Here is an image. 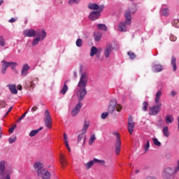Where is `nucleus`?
<instances>
[{"label": "nucleus", "instance_id": "obj_8", "mask_svg": "<svg viewBox=\"0 0 179 179\" xmlns=\"http://www.w3.org/2000/svg\"><path fill=\"white\" fill-rule=\"evenodd\" d=\"M16 65V63L13 62H6L5 60L1 61V73L2 75H5L6 73V69L9 68V66H13Z\"/></svg>", "mask_w": 179, "mask_h": 179}, {"label": "nucleus", "instance_id": "obj_48", "mask_svg": "<svg viewBox=\"0 0 179 179\" xmlns=\"http://www.w3.org/2000/svg\"><path fill=\"white\" fill-rule=\"evenodd\" d=\"M16 129V124L13 126L11 128L9 129L10 134H13V131Z\"/></svg>", "mask_w": 179, "mask_h": 179}, {"label": "nucleus", "instance_id": "obj_40", "mask_svg": "<svg viewBox=\"0 0 179 179\" xmlns=\"http://www.w3.org/2000/svg\"><path fill=\"white\" fill-rule=\"evenodd\" d=\"M0 45H1V47H5V45H6L5 39L2 36L0 37Z\"/></svg>", "mask_w": 179, "mask_h": 179}, {"label": "nucleus", "instance_id": "obj_62", "mask_svg": "<svg viewBox=\"0 0 179 179\" xmlns=\"http://www.w3.org/2000/svg\"><path fill=\"white\" fill-rule=\"evenodd\" d=\"M138 173H139V171L136 170V173L138 174Z\"/></svg>", "mask_w": 179, "mask_h": 179}, {"label": "nucleus", "instance_id": "obj_1", "mask_svg": "<svg viewBox=\"0 0 179 179\" xmlns=\"http://www.w3.org/2000/svg\"><path fill=\"white\" fill-rule=\"evenodd\" d=\"M87 82H89V74L87 72L80 73V80L76 88V93L78 101H82L87 94Z\"/></svg>", "mask_w": 179, "mask_h": 179}, {"label": "nucleus", "instance_id": "obj_52", "mask_svg": "<svg viewBox=\"0 0 179 179\" xmlns=\"http://www.w3.org/2000/svg\"><path fill=\"white\" fill-rule=\"evenodd\" d=\"M13 108V106L10 107L5 115H8V114H9V113L12 111Z\"/></svg>", "mask_w": 179, "mask_h": 179}, {"label": "nucleus", "instance_id": "obj_17", "mask_svg": "<svg viewBox=\"0 0 179 179\" xmlns=\"http://www.w3.org/2000/svg\"><path fill=\"white\" fill-rule=\"evenodd\" d=\"M34 168L37 171V173L38 175L39 171H42L43 170H45V168H44V164L41 162H36L34 164Z\"/></svg>", "mask_w": 179, "mask_h": 179}, {"label": "nucleus", "instance_id": "obj_34", "mask_svg": "<svg viewBox=\"0 0 179 179\" xmlns=\"http://www.w3.org/2000/svg\"><path fill=\"white\" fill-rule=\"evenodd\" d=\"M152 141L155 146H162V143L157 138H152Z\"/></svg>", "mask_w": 179, "mask_h": 179}, {"label": "nucleus", "instance_id": "obj_41", "mask_svg": "<svg viewBox=\"0 0 179 179\" xmlns=\"http://www.w3.org/2000/svg\"><path fill=\"white\" fill-rule=\"evenodd\" d=\"M83 136H85V133H81L78 136L77 141L79 143L82 139H83Z\"/></svg>", "mask_w": 179, "mask_h": 179}, {"label": "nucleus", "instance_id": "obj_4", "mask_svg": "<svg viewBox=\"0 0 179 179\" xmlns=\"http://www.w3.org/2000/svg\"><path fill=\"white\" fill-rule=\"evenodd\" d=\"M162 90H158L155 94V103L156 105L150 107L149 108V115H157L160 113V109L162 108L163 104L160 103L162 101Z\"/></svg>", "mask_w": 179, "mask_h": 179}, {"label": "nucleus", "instance_id": "obj_64", "mask_svg": "<svg viewBox=\"0 0 179 179\" xmlns=\"http://www.w3.org/2000/svg\"><path fill=\"white\" fill-rule=\"evenodd\" d=\"M130 1H134V0H130Z\"/></svg>", "mask_w": 179, "mask_h": 179}, {"label": "nucleus", "instance_id": "obj_39", "mask_svg": "<svg viewBox=\"0 0 179 179\" xmlns=\"http://www.w3.org/2000/svg\"><path fill=\"white\" fill-rule=\"evenodd\" d=\"M79 0H69V5H76V3H79Z\"/></svg>", "mask_w": 179, "mask_h": 179}, {"label": "nucleus", "instance_id": "obj_47", "mask_svg": "<svg viewBox=\"0 0 179 179\" xmlns=\"http://www.w3.org/2000/svg\"><path fill=\"white\" fill-rule=\"evenodd\" d=\"M27 114V112H25L17 120V122H20V121H22V120H23V118H24L26 117V115Z\"/></svg>", "mask_w": 179, "mask_h": 179}, {"label": "nucleus", "instance_id": "obj_30", "mask_svg": "<svg viewBox=\"0 0 179 179\" xmlns=\"http://www.w3.org/2000/svg\"><path fill=\"white\" fill-rule=\"evenodd\" d=\"M60 163H61L62 167H64L65 166V164H66V161L65 160V157H64V155H62V154L60 155Z\"/></svg>", "mask_w": 179, "mask_h": 179}, {"label": "nucleus", "instance_id": "obj_28", "mask_svg": "<svg viewBox=\"0 0 179 179\" xmlns=\"http://www.w3.org/2000/svg\"><path fill=\"white\" fill-rule=\"evenodd\" d=\"M97 52H98L97 48H95V46H92L91 48L90 57H94V55H96Z\"/></svg>", "mask_w": 179, "mask_h": 179}, {"label": "nucleus", "instance_id": "obj_38", "mask_svg": "<svg viewBox=\"0 0 179 179\" xmlns=\"http://www.w3.org/2000/svg\"><path fill=\"white\" fill-rule=\"evenodd\" d=\"M150 148V143L149 142V140H148L146 144L144 145L145 151L148 152Z\"/></svg>", "mask_w": 179, "mask_h": 179}, {"label": "nucleus", "instance_id": "obj_9", "mask_svg": "<svg viewBox=\"0 0 179 179\" xmlns=\"http://www.w3.org/2000/svg\"><path fill=\"white\" fill-rule=\"evenodd\" d=\"M103 9H104V6H101L99 10L91 12L89 15V19L90 20H97L100 17V13H101Z\"/></svg>", "mask_w": 179, "mask_h": 179}, {"label": "nucleus", "instance_id": "obj_61", "mask_svg": "<svg viewBox=\"0 0 179 179\" xmlns=\"http://www.w3.org/2000/svg\"><path fill=\"white\" fill-rule=\"evenodd\" d=\"M85 142H86V137L84 138L83 143H85Z\"/></svg>", "mask_w": 179, "mask_h": 179}, {"label": "nucleus", "instance_id": "obj_24", "mask_svg": "<svg viewBox=\"0 0 179 179\" xmlns=\"http://www.w3.org/2000/svg\"><path fill=\"white\" fill-rule=\"evenodd\" d=\"M101 37H103L101 32L96 31L94 33V40H95V41H100Z\"/></svg>", "mask_w": 179, "mask_h": 179}, {"label": "nucleus", "instance_id": "obj_56", "mask_svg": "<svg viewBox=\"0 0 179 179\" xmlns=\"http://www.w3.org/2000/svg\"><path fill=\"white\" fill-rule=\"evenodd\" d=\"M17 90H22V85H17Z\"/></svg>", "mask_w": 179, "mask_h": 179}, {"label": "nucleus", "instance_id": "obj_5", "mask_svg": "<svg viewBox=\"0 0 179 179\" xmlns=\"http://www.w3.org/2000/svg\"><path fill=\"white\" fill-rule=\"evenodd\" d=\"M13 173V168H6V162L0 161V179H10V174Z\"/></svg>", "mask_w": 179, "mask_h": 179}, {"label": "nucleus", "instance_id": "obj_57", "mask_svg": "<svg viewBox=\"0 0 179 179\" xmlns=\"http://www.w3.org/2000/svg\"><path fill=\"white\" fill-rule=\"evenodd\" d=\"M145 179H156V177L148 176V177H147Z\"/></svg>", "mask_w": 179, "mask_h": 179}, {"label": "nucleus", "instance_id": "obj_25", "mask_svg": "<svg viewBox=\"0 0 179 179\" xmlns=\"http://www.w3.org/2000/svg\"><path fill=\"white\" fill-rule=\"evenodd\" d=\"M163 135L166 138H169L170 136V132L169 131V127L164 126L162 129Z\"/></svg>", "mask_w": 179, "mask_h": 179}, {"label": "nucleus", "instance_id": "obj_60", "mask_svg": "<svg viewBox=\"0 0 179 179\" xmlns=\"http://www.w3.org/2000/svg\"><path fill=\"white\" fill-rule=\"evenodd\" d=\"M2 3H3V1L2 0L0 1V6L1 5H2Z\"/></svg>", "mask_w": 179, "mask_h": 179}, {"label": "nucleus", "instance_id": "obj_53", "mask_svg": "<svg viewBox=\"0 0 179 179\" xmlns=\"http://www.w3.org/2000/svg\"><path fill=\"white\" fill-rule=\"evenodd\" d=\"M37 107L36 106H34L32 108H31V111L32 112V113H34V111H37Z\"/></svg>", "mask_w": 179, "mask_h": 179}, {"label": "nucleus", "instance_id": "obj_36", "mask_svg": "<svg viewBox=\"0 0 179 179\" xmlns=\"http://www.w3.org/2000/svg\"><path fill=\"white\" fill-rule=\"evenodd\" d=\"M27 86L29 87V89H34V87H36V85H34V83L33 81L27 83Z\"/></svg>", "mask_w": 179, "mask_h": 179}, {"label": "nucleus", "instance_id": "obj_3", "mask_svg": "<svg viewBox=\"0 0 179 179\" xmlns=\"http://www.w3.org/2000/svg\"><path fill=\"white\" fill-rule=\"evenodd\" d=\"M24 36L26 37H36L34 38L32 45H37L40 41H43L47 37V33L45 31H36L34 29H25L24 31Z\"/></svg>", "mask_w": 179, "mask_h": 179}, {"label": "nucleus", "instance_id": "obj_19", "mask_svg": "<svg viewBox=\"0 0 179 179\" xmlns=\"http://www.w3.org/2000/svg\"><path fill=\"white\" fill-rule=\"evenodd\" d=\"M66 83H68V80L64 82V86L60 90V94H63V96L66 94V92H68L69 90V87H68V85H66Z\"/></svg>", "mask_w": 179, "mask_h": 179}, {"label": "nucleus", "instance_id": "obj_42", "mask_svg": "<svg viewBox=\"0 0 179 179\" xmlns=\"http://www.w3.org/2000/svg\"><path fill=\"white\" fill-rule=\"evenodd\" d=\"M9 143H14V142H16V136H13L8 138Z\"/></svg>", "mask_w": 179, "mask_h": 179}, {"label": "nucleus", "instance_id": "obj_31", "mask_svg": "<svg viewBox=\"0 0 179 179\" xmlns=\"http://www.w3.org/2000/svg\"><path fill=\"white\" fill-rule=\"evenodd\" d=\"M89 127H90L89 123L85 122V124H84L83 128L82 129V133L85 134L86 131H87V129L89 128Z\"/></svg>", "mask_w": 179, "mask_h": 179}, {"label": "nucleus", "instance_id": "obj_20", "mask_svg": "<svg viewBox=\"0 0 179 179\" xmlns=\"http://www.w3.org/2000/svg\"><path fill=\"white\" fill-rule=\"evenodd\" d=\"M88 8L89 9L93 10H100V9H101V6H99V5H97L96 3H90L88 5Z\"/></svg>", "mask_w": 179, "mask_h": 179}, {"label": "nucleus", "instance_id": "obj_2", "mask_svg": "<svg viewBox=\"0 0 179 179\" xmlns=\"http://www.w3.org/2000/svg\"><path fill=\"white\" fill-rule=\"evenodd\" d=\"M136 10L135 5H133L131 8H129L125 11V20L120 22L117 25V29L120 32L124 33L125 31H128V28L131 26V22L132 20V15H132V13H135Z\"/></svg>", "mask_w": 179, "mask_h": 179}, {"label": "nucleus", "instance_id": "obj_18", "mask_svg": "<svg viewBox=\"0 0 179 179\" xmlns=\"http://www.w3.org/2000/svg\"><path fill=\"white\" fill-rule=\"evenodd\" d=\"M174 121V117L173 115H166L165 116V123L168 125L169 124H173V122Z\"/></svg>", "mask_w": 179, "mask_h": 179}, {"label": "nucleus", "instance_id": "obj_6", "mask_svg": "<svg viewBox=\"0 0 179 179\" xmlns=\"http://www.w3.org/2000/svg\"><path fill=\"white\" fill-rule=\"evenodd\" d=\"M115 110L120 112L122 110V106L117 103V99H111L108 106V113L113 114Z\"/></svg>", "mask_w": 179, "mask_h": 179}, {"label": "nucleus", "instance_id": "obj_50", "mask_svg": "<svg viewBox=\"0 0 179 179\" xmlns=\"http://www.w3.org/2000/svg\"><path fill=\"white\" fill-rule=\"evenodd\" d=\"M0 106L3 108H5V107H6V102H5V101H1L0 102Z\"/></svg>", "mask_w": 179, "mask_h": 179}, {"label": "nucleus", "instance_id": "obj_23", "mask_svg": "<svg viewBox=\"0 0 179 179\" xmlns=\"http://www.w3.org/2000/svg\"><path fill=\"white\" fill-rule=\"evenodd\" d=\"M7 87L9 88V90L13 93V94H17V90L16 89V85H8Z\"/></svg>", "mask_w": 179, "mask_h": 179}, {"label": "nucleus", "instance_id": "obj_44", "mask_svg": "<svg viewBox=\"0 0 179 179\" xmlns=\"http://www.w3.org/2000/svg\"><path fill=\"white\" fill-rule=\"evenodd\" d=\"M82 43H83L82 39L78 38V39H77L76 44L77 45V47H80L82 45Z\"/></svg>", "mask_w": 179, "mask_h": 179}, {"label": "nucleus", "instance_id": "obj_63", "mask_svg": "<svg viewBox=\"0 0 179 179\" xmlns=\"http://www.w3.org/2000/svg\"><path fill=\"white\" fill-rule=\"evenodd\" d=\"M79 2H80V0H78Z\"/></svg>", "mask_w": 179, "mask_h": 179}, {"label": "nucleus", "instance_id": "obj_13", "mask_svg": "<svg viewBox=\"0 0 179 179\" xmlns=\"http://www.w3.org/2000/svg\"><path fill=\"white\" fill-rule=\"evenodd\" d=\"M38 176V177H41V178H43V179L51 178V173L46 169H43L42 171H39Z\"/></svg>", "mask_w": 179, "mask_h": 179}, {"label": "nucleus", "instance_id": "obj_43", "mask_svg": "<svg viewBox=\"0 0 179 179\" xmlns=\"http://www.w3.org/2000/svg\"><path fill=\"white\" fill-rule=\"evenodd\" d=\"M108 117V113L107 112L103 113L101 115V118H102V120H106Z\"/></svg>", "mask_w": 179, "mask_h": 179}, {"label": "nucleus", "instance_id": "obj_16", "mask_svg": "<svg viewBox=\"0 0 179 179\" xmlns=\"http://www.w3.org/2000/svg\"><path fill=\"white\" fill-rule=\"evenodd\" d=\"M112 50H113V45L111 44L107 45L103 51V54L106 58H110V55L111 54Z\"/></svg>", "mask_w": 179, "mask_h": 179}, {"label": "nucleus", "instance_id": "obj_10", "mask_svg": "<svg viewBox=\"0 0 179 179\" xmlns=\"http://www.w3.org/2000/svg\"><path fill=\"white\" fill-rule=\"evenodd\" d=\"M45 127L48 128V129H51L52 128V121L51 120V115H50V111L46 110L45 111Z\"/></svg>", "mask_w": 179, "mask_h": 179}, {"label": "nucleus", "instance_id": "obj_54", "mask_svg": "<svg viewBox=\"0 0 179 179\" xmlns=\"http://www.w3.org/2000/svg\"><path fill=\"white\" fill-rule=\"evenodd\" d=\"M176 94H177V92H176V91H172V92H171V96H172V97H174V96H176Z\"/></svg>", "mask_w": 179, "mask_h": 179}, {"label": "nucleus", "instance_id": "obj_27", "mask_svg": "<svg viewBox=\"0 0 179 179\" xmlns=\"http://www.w3.org/2000/svg\"><path fill=\"white\" fill-rule=\"evenodd\" d=\"M97 29L99 30H103V31H107V26L104 24H97Z\"/></svg>", "mask_w": 179, "mask_h": 179}, {"label": "nucleus", "instance_id": "obj_26", "mask_svg": "<svg viewBox=\"0 0 179 179\" xmlns=\"http://www.w3.org/2000/svg\"><path fill=\"white\" fill-rule=\"evenodd\" d=\"M94 159L92 161H90L88 163L85 164V168L89 170V169H92V167H93V166H94Z\"/></svg>", "mask_w": 179, "mask_h": 179}, {"label": "nucleus", "instance_id": "obj_45", "mask_svg": "<svg viewBox=\"0 0 179 179\" xmlns=\"http://www.w3.org/2000/svg\"><path fill=\"white\" fill-rule=\"evenodd\" d=\"M127 54L129 56L131 59H135V54L134 52H128Z\"/></svg>", "mask_w": 179, "mask_h": 179}, {"label": "nucleus", "instance_id": "obj_15", "mask_svg": "<svg viewBox=\"0 0 179 179\" xmlns=\"http://www.w3.org/2000/svg\"><path fill=\"white\" fill-rule=\"evenodd\" d=\"M29 69H30V66L28 64H24L21 70V76L26 78L29 75Z\"/></svg>", "mask_w": 179, "mask_h": 179}, {"label": "nucleus", "instance_id": "obj_55", "mask_svg": "<svg viewBox=\"0 0 179 179\" xmlns=\"http://www.w3.org/2000/svg\"><path fill=\"white\" fill-rule=\"evenodd\" d=\"M65 145H66V148H67L69 152H71V148H69V143H66V144H65Z\"/></svg>", "mask_w": 179, "mask_h": 179}, {"label": "nucleus", "instance_id": "obj_22", "mask_svg": "<svg viewBox=\"0 0 179 179\" xmlns=\"http://www.w3.org/2000/svg\"><path fill=\"white\" fill-rule=\"evenodd\" d=\"M170 13V11L169 10V8H167L166 6H163L161 8V15L163 16H168Z\"/></svg>", "mask_w": 179, "mask_h": 179}, {"label": "nucleus", "instance_id": "obj_35", "mask_svg": "<svg viewBox=\"0 0 179 179\" xmlns=\"http://www.w3.org/2000/svg\"><path fill=\"white\" fill-rule=\"evenodd\" d=\"M172 26H173V27H176L177 29H178V27H179V20H174L172 22Z\"/></svg>", "mask_w": 179, "mask_h": 179}, {"label": "nucleus", "instance_id": "obj_33", "mask_svg": "<svg viewBox=\"0 0 179 179\" xmlns=\"http://www.w3.org/2000/svg\"><path fill=\"white\" fill-rule=\"evenodd\" d=\"M96 141V135L92 134L89 140V145H93V142Z\"/></svg>", "mask_w": 179, "mask_h": 179}, {"label": "nucleus", "instance_id": "obj_37", "mask_svg": "<svg viewBox=\"0 0 179 179\" xmlns=\"http://www.w3.org/2000/svg\"><path fill=\"white\" fill-rule=\"evenodd\" d=\"M38 134V130L35 129V130H32L30 134H29V136H31V138H33V136H36V134Z\"/></svg>", "mask_w": 179, "mask_h": 179}, {"label": "nucleus", "instance_id": "obj_51", "mask_svg": "<svg viewBox=\"0 0 179 179\" xmlns=\"http://www.w3.org/2000/svg\"><path fill=\"white\" fill-rule=\"evenodd\" d=\"M16 20H17V18H13L12 17L11 19H10L8 20L9 23H15V22H16Z\"/></svg>", "mask_w": 179, "mask_h": 179}, {"label": "nucleus", "instance_id": "obj_59", "mask_svg": "<svg viewBox=\"0 0 179 179\" xmlns=\"http://www.w3.org/2000/svg\"><path fill=\"white\" fill-rule=\"evenodd\" d=\"M36 131H38V133L40 131H43V127H40L39 129H36Z\"/></svg>", "mask_w": 179, "mask_h": 179}, {"label": "nucleus", "instance_id": "obj_14", "mask_svg": "<svg viewBox=\"0 0 179 179\" xmlns=\"http://www.w3.org/2000/svg\"><path fill=\"white\" fill-rule=\"evenodd\" d=\"M152 71L155 73L162 72L163 71V66L155 62L152 65Z\"/></svg>", "mask_w": 179, "mask_h": 179}, {"label": "nucleus", "instance_id": "obj_49", "mask_svg": "<svg viewBox=\"0 0 179 179\" xmlns=\"http://www.w3.org/2000/svg\"><path fill=\"white\" fill-rule=\"evenodd\" d=\"M64 143H65V145H66V143H68V136H66V134H64Z\"/></svg>", "mask_w": 179, "mask_h": 179}, {"label": "nucleus", "instance_id": "obj_32", "mask_svg": "<svg viewBox=\"0 0 179 179\" xmlns=\"http://www.w3.org/2000/svg\"><path fill=\"white\" fill-rule=\"evenodd\" d=\"M94 160L95 163H98V164H101L102 166H104V164H106V161L104 160L98 159L97 158H94Z\"/></svg>", "mask_w": 179, "mask_h": 179}, {"label": "nucleus", "instance_id": "obj_7", "mask_svg": "<svg viewBox=\"0 0 179 179\" xmlns=\"http://www.w3.org/2000/svg\"><path fill=\"white\" fill-rule=\"evenodd\" d=\"M113 134L116 136L115 153L116 155H120V152H121V139L120 138V133L113 131Z\"/></svg>", "mask_w": 179, "mask_h": 179}, {"label": "nucleus", "instance_id": "obj_11", "mask_svg": "<svg viewBox=\"0 0 179 179\" xmlns=\"http://www.w3.org/2000/svg\"><path fill=\"white\" fill-rule=\"evenodd\" d=\"M83 104L80 101L76 105V106L72 109L71 115L72 117H76L80 113V108H82Z\"/></svg>", "mask_w": 179, "mask_h": 179}, {"label": "nucleus", "instance_id": "obj_58", "mask_svg": "<svg viewBox=\"0 0 179 179\" xmlns=\"http://www.w3.org/2000/svg\"><path fill=\"white\" fill-rule=\"evenodd\" d=\"M2 138V128L0 127V139Z\"/></svg>", "mask_w": 179, "mask_h": 179}, {"label": "nucleus", "instance_id": "obj_12", "mask_svg": "<svg viewBox=\"0 0 179 179\" xmlns=\"http://www.w3.org/2000/svg\"><path fill=\"white\" fill-rule=\"evenodd\" d=\"M128 131L131 135H132V133L134 132V128H135V122H134V119L132 118V116H129L128 118Z\"/></svg>", "mask_w": 179, "mask_h": 179}, {"label": "nucleus", "instance_id": "obj_29", "mask_svg": "<svg viewBox=\"0 0 179 179\" xmlns=\"http://www.w3.org/2000/svg\"><path fill=\"white\" fill-rule=\"evenodd\" d=\"M142 106H142V110L144 112L148 111V108L149 107V103H148L147 101H143Z\"/></svg>", "mask_w": 179, "mask_h": 179}, {"label": "nucleus", "instance_id": "obj_46", "mask_svg": "<svg viewBox=\"0 0 179 179\" xmlns=\"http://www.w3.org/2000/svg\"><path fill=\"white\" fill-rule=\"evenodd\" d=\"M170 40H171V41H177V36L171 34L170 36Z\"/></svg>", "mask_w": 179, "mask_h": 179}, {"label": "nucleus", "instance_id": "obj_21", "mask_svg": "<svg viewBox=\"0 0 179 179\" xmlns=\"http://www.w3.org/2000/svg\"><path fill=\"white\" fill-rule=\"evenodd\" d=\"M177 59L176 57L172 56L171 59V64L173 68V71L176 72L177 71V64H176Z\"/></svg>", "mask_w": 179, "mask_h": 179}]
</instances>
